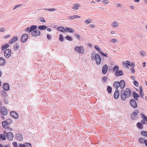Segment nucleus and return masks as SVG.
Returning a JSON list of instances; mask_svg holds the SVG:
<instances>
[{"instance_id": "obj_14", "label": "nucleus", "mask_w": 147, "mask_h": 147, "mask_svg": "<svg viewBox=\"0 0 147 147\" xmlns=\"http://www.w3.org/2000/svg\"><path fill=\"white\" fill-rule=\"evenodd\" d=\"M15 138L19 141H22L23 140V137L22 135L20 133L16 134L15 136Z\"/></svg>"}, {"instance_id": "obj_56", "label": "nucleus", "mask_w": 147, "mask_h": 147, "mask_svg": "<svg viewBox=\"0 0 147 147\" xmlns=\"http://www.w3.org/2000/svg\"><path fill=\"white\" fill-rule=\"evenodd\" d=\"M47 38L48 40H51V35L49 34H47Z\"/></svg>"}, {"instance_id": "obj_50", "label": "nucleus", "mask_w": 147, "mask_h": 147, "mask_svg": "<svg viewBox=\"0 0 147 147\" xmlns=\"http://www.w3.org/2000/svg\"><path fill=\"white\" fill-rule=\"evenodd\" d=\"M134 85L136 86H138L139 84L138 82L136 81H134Z\"/></svg>"}, {"instance_id": "obj_57", "label": "nucleus", "mask_w": 147, "mask_h": 147, "mask_svg": "<svg viewBox=\"0 0 147 147\" xmlns=\"http://www.w3.org/2000/svg\"><path fill=\"white\" fill-rule=\"evenodd\" d=\"M107 80V78L104 76L102 78V80L104 82H105Z\"/></svg>"}, {"instance_id": "obj_51", "label": "nucleus", "mask_w": 147, "mask_h": 147, "mask_svg": "<svg viewBox=\"0 0 147 147\" xmlns=\"http://www.w3.org/2000/svg\"><path fill=\"white\" fill-rule=\"evenodd\" d=\"M39 20L40 21L43 22H45V20L42 17H40Z\"/></svg>"}, {"instance_id": "obj_25", "label": "nucleus", "mask_w": 147, "mask_h": 147, "mask_svg": "<svg viewBox=\"0 0 147 147\" xmlns=\"http://www.w3.org/2000/svg\"><path fill=\"white\" fill-rule=\"evenodd\" d=\"M37 27V26L34 25H32V26H31L30 27V32H32V31H34L35 30H36Z\"/></svg>"}, {"instance_id": "obj_32", "label": "nucleus", "mask_w": 147, "mask_h": 147, "mask_svg": "<svg viewBox=\"0 0 147 147\" xmlns=\"http://www.w3.org/2000/svg\"><path fill=\"white\" fill-rule=\"evenodd\" d=\"M107 90L109 94H110L112 92V88L111 86H108Z\"/></svg>"}, {"instance_id": "obj_63", "label": "nucleus", "mask_w": 147, "mask_h": 147, "mask_svg": "<svg viewBox=\"0 0 147 147\" xmlns=\"http://www.w3.org/2000/svg\"><path fill=\"white\" fill-rule=\"evenodd\" d=\"M0 145L2 147H10L9 145H5L4 146H3L2 144H0Z\"/></svg>"}, {"instance_id": "obj_13", "label": "nucleus", "mask_w": 147, "mask_h": 147, "mask_svg": "<svg viewBox=\"0 0 147 147\" xmlns=\"http://www.w3.org/2000/svg\"><path fill=\"white\" fill-rule=\"evenodd\" d=\"M108 69V67L107 64L104 65L102 68V73L104 74H106L107 71Z\"/></svg>"}, {"instance_id": "obj_45", "label": "nucleus", "mask_w": 147, "mask_h": 147, "mask_svg": "<svg viewBox=\"0 0 147 147\" xmlns=\"http://www.w3.org/2000/svg\"><path fill=\"white\" fill-rule=\"evenodd\" d=\"M113 26L114 27H117L119 26V24L117 22H114L113 24Z\"/></svg>"}, {"instance_id": "obj_7", "label": "nucleus", "mask_w": 147, "mask_h": 147, "mask_svg": "<svg viewBox=\"0 0 147 147\" xmlns=\"http://www.w3.org/2000/svg\"><path fill=\"white\" fill-rule=\"evenodd\" d=\"M6 136L7 139L10 141L13 140L14 135L12 132L10 131L6 134Z\"/></svg>"}, {"instance_id": "obj_64", "label": "nucleus", "mask_w": 147, "mask_h": 147, "mask_svg": "<svg viewBox=\"0 0 147 147\" xmlns=\"http://www.w3.org/2000/svg\"><path fill=\"white\" fill-rule=\"evenodd\" d=\"M18 147H24V144H19Z\"/></svg>"}, {"instance_id": "obj_48", "label": "nucleus", "mask_w": 147, "mask_h": 147, "mask_svg": "<svg viewBox=\"0 0 147 147\" xmlns=\"http://www.w3.org/2000/svg\"><path fill=\"white\" fill-rule=\"evenodd\" d=\"M75 37L78 40H79L80 38H81L80 35H78L77 34H75Z\"/></svg>"}, {"instance_id": "obj_23", "label": "nucleus", "mask_w": 147, "mask_h": 147, "mask_svg": "<svg viewBox=\"0 0 147 147\" xmlns=\"http://www.w3.org/2000/svg\"><path fill=\"white\" fill-rule=\"evenodd\" d=\"M57 30L62 32H67L65 28V29L64 27L62 26L57 27Z\"/></svg>"}, {"instance_id": "obj_24", "label": "nucleus", "mask_w": 147, "mask_h": 147, "mask_svg": "<svg viewBox=\"0 0 147 147\" xmlns=\"http://www.w3.org/2000/svg\"><path fill=\"white\" fill-rule=\"evenodd\" d=\"M9 47V45L8 44H6L4 45H2L1 46V50L3 51L5 50L8 48Z\"/></svg>"}, {"instance_id": "obj_34", "label": "nucleus", "mask_w": 147, "mask_h": 147, "mask_svg": "<svg viewBox=\"0 0 147 147\" xmlns=\"http://www.w3.org/2000/svg\"><path fill=\"white\" fill-rule=\"evenodd\" d=\"M142 117L143 118V120L147 122V117L143 114H141Z\"/></svg>"}, {"instance_id": "obj_39", "label": "nucleus", "mask_w": 147, "mask_h": 147, "mask_svg": "<svg viewBox=\"0 0 147 147\" xmlns=\"http://www.w3.org/2000/svg\"><path fill=\"white\" fill-rule=\"evenodd\" d=\"M65 38L67 40H68L69 41H72L73 40L72 38L71 37H70V36H69L68 35L66 36L65 37Z\"/></svg>"}, {"instance_id": "obj_9", "label": "nucleus", "mask_w": 147, "mask_h": 147, "mask_svg": "<svg viewBox=\"0 0 147 147\" xmlns=\"http://www.w3.org/2000/svg\"><path fill=\"white\" fill-rule=\"evenodd\" d=\"M10 115L13 118L17 119L18 118L19 115L18 113L14 111H11L10 112Z\"/></svg>"}, {"instance_id": "obj_36", "label": "nucleus", "mask_w": 147, "mask_h": 147, "mask_svg": "<svg viewBox=\"0 0 147 147\" xmlns=\"http://www.w3.org/2000/svg\"><path fill=\"white\" fill-rule=\"evenodd\" d=\"M141 134L142 136L147 137V131H142L141 132Z\"/></svg>"}, {"instance_id": "obj_46", "label": "nucleus", "mask_w": 147, "mask_h": 147, "mask_svg": "<svg viewBox=\"0 0 147 147\" xmlns=\"http://www.w3.org/2000/svg\"><path fill=\"white\" fill-rule=\"evenodd\" d=\"M12 145L13 147H18L17 143L16 142H14L12 143Z\"/></svg>"}, {"instance_id": "obj_22", "label": "nucleus", "mask_w": 147, "mask_h": 147, "mask_svg": "<svg viewBox=\"0 0 147 147\" xmlns=\"http://www.w3.org/2000/svg\"><path fill=\"white\" fill-rule=\"evenodd\" d=\"M18 38L16 36L13 37L9 42V43L11 44L16 42L18 39Z\"/></svg>"}, {"instance_id": "obj_52", "label": "nucleus", "mask_w": 147, "mask_h": 147, "mask_svg": "<svg viewBox=\"0 0 147 147\" xmlns=\"http://www.w3.org/2000/svg\"><path fill=\"white\" fill-rule=\"evenodd\" d=\"M22 5L21 4H19L16 5L13 8V9H16V8L20 7Z\"/></svg>"}, {"instance_id": "obj_6", "label": "nucleus", "mask_w": 147, "mask_h": 147, "mask_svg": "<svg viewBox=\"0 0 147 147\" xmlns=\"http://www.w3.org/2000/svg\"><path fill=\"white\" fill-rule=\"evenodd\" d=\"M129 103L131 106L134 108H136L138 106L136 101L134 99H131L129 101Z\"/></svg>"}, {"instance_id": "obj_16", "label": "nucleus", "mask_w": 147, "mask_h": 147, "mask_svg": "<svg viewBox=\"0 0 147 147\" xmlns=\"http://www.w3.org/2000/svg\"><path fill=\"white\" fill-rule=\"evenodd\" d=\"M3 87V88L5 90L8 91L10 89L9 84L6 83H4Z\"/></svg>"}, {"instance_id": "obj_17", "label": "nucleus", "mask_w": 147, "mask_h": 147, "mask_svg": "<svg viewBox=\"0 0 147 147\" xmlns=\"http://www.w3.org/2000/svg\"><path fill=\"white\" fill-rule=\"evenodd\" d=\"M120 85V87L121 89H123L125 87V83L123 80H121L120 82H119Z\"/></svg>"}, {"instance_id": "obj_26", "label": "nucleus", "mask_w": 147, "mask_h": 147, "mask_svg": "<svg viewBox=\"0 0 147 147\" xmlns=\"http://www.w3.org/2000/svg\"><path fill=\"white\" fill-rule=\"evenodd\" d=\"M136 126L139 129H141L143 128V126L140 122H138L137 123Z\"/></svg>"}, {"instance_id": "obj_28", "label": "nucleus", "mask_w": 147, "mask_h": 147, "mask_svg": "<svg viewBox=\"0 0 147 147\" xmlns=\"http://www.w3.org/2000/svg\"><path fill=\"white\" fill-rule=\"evenodd\" d=\"M65 29L66 31H67L69 32L73 33L75 31L73 29L70 28L66 27Z\"/></svg>"}, {"instance_id": "obj_54", "label": "nucleus", "mask_w": 147, "mask_h": 147, "mask_svg": "<svg viewBox=\"0 0 147 147\" xmlns=\"http://www.w3.org/2000/svg\"><path fill=\"white\" fill-rule=\"evenodd\" d=\"M145 121H144V120H143V119H142L141 121V122H140L141 124H142V125H144L146 123V122H145Z\"/></svg>"}, {"instance_id": "obj_62", "label": "nucleus", "mask_w": 147, "mask_h": 147, "mask_svg": "<svg viewBox=\"0 0 147 147\" xmlns=\"http://www.w3.org/2000/svg\"><path fill=\"white\" fill-rule=\"evenodd\" d=\"M103 2L105 4H107L109 3V1L108 0H104Z\"/></svg>"}, {"instance_id": "obj_30", "label": "nucleus", "mask_w": 147, "mask_h": 147, "mask_svg": "<svg viewBox=\"0 0 147 147\" xmlns=\"http://www.w3.org/2000/svg\"><path fill=\"white\" fill-rule=\"evenodd\" d=\"M119 67L118 66L115 65L112 69L113 71L114 72H116L119 70Z\"/></svg>"}, {"instance_id": "obj_41", "label": "nucleus", "mask_w": 147, "mask_h": 147, "mask_svg": "<svg viewBox=\"0 0 147 147\" xmlns=\"http://www.w3.org/2000/svg\"><path fill=\"white\" fill-rule=\"evenodd\" d=\"M94 48L96 50L98 51L99 52V53H100V51H101V50H100V49L98 45H95Z\"/></svg>"}, {"instance_id": "obj_1", "label": "nucleus", "mask_w": 147, "mask_h": 147, "mask_svg": "<svg viewBox=\"0 0 147 147\" xmlns=\"http://www.w3.org/2000/svg\"><path fill=\"white\" fill-rule=\"evenodd\" d=\"M131 91L129 88H127L125 90H122L121 92V98L122 101H125L127 98H129L131 95Z\"/></svg>"}, {"instance_id": "obj_27", "label": "nucleus", "mask_w": 147, "mask_h": 147, "mask_svg": "<svg viewBox=\"0 0 147 147\" xmlns=\"http://www.w3.org/2000/svg\"><path fill=\"white\" fill-rule=\"evenodd\" d=\"M47 27L45 25H41L38 27V29L40 30H43L47 28Z\"/></svg>"}, {"instance_id": "obj_47", "label": "nucleus", "mask_w": 147, "mask_h": 147, "mask_svg": "<svg viewBox=\"0 0 147 147\" xmlns=\"http://www.w3.org/2000/svg\"><path fill=\"white\" fill-rule=\"evenodd\" d=\"M2 95L3 96H5L7 95V93L5 91H3L2 92Z\"/></svg>"}, {"instance_id": "obj_29", "label": "nucleus", "mask_w": 147, "mask_h": 147, "mask_svg": "<svg viewBox=\"0 0 147 147\" xmlns=\"http://www.w3.org/2000/svg\"><path fill=\"white\" fill-rule=\"evenodd\" d=\"M19 48V46L18 44H14L13 47V49L14 51H16Z\"/></svg>"}, {"instance_id": "obj_15", "label": "nucleus", "mask_w": 147, "mask_h": 147, "mask_svg": "<svg viewBox=\"0 0 147 147\" xmlns=\"http://www.w3.org/2000/svg\"><path fill=\"white\" fill-rule=\"evenodd\" d=\"M120 95V92L118 89H116L114 94V98L116 99L118 98Z\"/></svg>"}, {"instance_id": "obj_59", "label": "nucleus", "mask_w": 147, "mask_h": 147, "mask_svg": "<svg viewBox=\"0 0 147 147\" xmlns=\"http://www.w3.org/2000/svg\"><path fill=\"white\" fill-rule=\"evenodd\" d=\"M4 103L5 104H7L8 103L9 101H8V100L7 99L5 98L4 99Z\"/></svg>"}, {"instance_id": "obj_31", "label": "nucleus", "mask_w": 147, "mask_h": 147, "mask_svg": "<svg viewBox=\"0 0 147 147\" xmlns=\"http://www.w3.org/2000/svg\"><path fill=\"white\" fill-rule=\"evenodd\" d=\"M80 5L79 4L77 3L75 4L73 7V9L75 10L78 9V7H80Z\"/></svg>"}, {"instance_id": "obj_2", "label": "nucleus", "mask_w": 147, "mask_h": 147, "mask_svg": "<svg viewBox=\"0 0 147 147\" xmlns=\"http://www.w3.org/2000/svg\"><path fill=\"white\" fill-rule=\"evenodd\" d=\"M12 123V119L10 118H8L6 120L2 122L1 124L3 127L5 129H7L11 131H13V129L9 127Z\"/></svg>"}, {"instance_id": "obj_44", "label": "nucleus", "mask_w": 147, "mask_h": 147, "mask_svg": "<svg viewBox=\"0 0 147 147\" xmlns=\"http://www.w3.org/2000/svg\"><path fill=\"white\" fill-rule=\"evenodd\" d=\"M43 9L48 11H53L56 10V9L54 8H51L50 9L44 8Z\"/></svg>"}, {"instance_id": "obj_58", "label": "nucleus", "mask_w": 147, "mask_h": 147, "mask_svg": "<svg viewBox=\"0 0 147 147\" xmlns=\"http://www.w3.org/2000/svg\"><path fill=\"white\" fill-rule=\"evenodd\" d=\"M140 94L141 96V97L142 98H144V93L142 92H140Z\"/></svg>"}, {"instance_id": "obj_8", "label": "nucleus", "mask_w": 147, "mask_h": 147, "mask_svg": "<svg viewBox=\"0 0 147 147\" xmlns=\"http://www.w3.org/2000/svg\"><path fill=\"white\" fill-rule=\"evenodd\" d=\"M139 111L137 109H135L134 110L132 114L131 115V118L132 120H135L136 116L138 113Z\"/></svg>"}, {"instance_id": "obj_4", "label": "nucleus", "mask_w": 147, "mask_h": 147, "mask_svg": "<svg viewBox=\"0 0 147 147\" xmlns=\"http://www.w3.org/2000/svg\"><path fill=\"white\" fill-rule=\"evenodd\" d=\"M74 50L82 54H84L85 52L84 48L82 46H76L74 48Z\"/></svg>"}, {"instance_id": "obj_20", "label": "nucleus", "mask_w": 147, "mask_h": 147, "mask_svg": "<svg viewBox=\"0 0 147 147\" xmlns=\"http://www.w3.org/2000/svg\"><path fill=\"white\" fill-rule=\"evenodd\" d=\"M123 75V71L121 70H118L115 73V75L117 76H121Z\"/></svg>"}, {"instance_id": "obj_55", "label": "nucleus", "mask_w": 147, "mask_h": 147, "mask_svg": "<svg viewBox=\"0 0 147 147\" xmlns=\"http://www.w3.org/2000/svg\"><path fill=\"white\" fill-rule=\"evenodd\" d=\"M11 36V35L10 34H8L4 36V38H9Z\"/></svg>"}, {"instance_id": "obj_3", "label": "nucleus", "mask_w": 147, "mask_h": 147, "mask_svg": "<svg viewBox=\"0 0 147 147\" xmlns=\"http://www.w3.org/2000/svg\"><path fill=\"white\" fill-rule=\"evenodd\" d=\"M95 52L92 51L91 54V59L92 61H96V64L97 65H100L101 63V58L99 55L97 53L95 54Z\"/></svg>"}, {"instance_id": "obj_33", "label": "nucleus", "mask_w": 147, "mask_h": 147, "mask_svg": "<svg viewBox=\"0 0 147 147\" xmlns=\"http://www.w3.org/2000/svg\"><path fill=\"white\" fill-rule=\"evenodd\" d=\"M24 147H32V145L30 143L26 142L24 143Z\"/></svg>"}, {"instance_id": "obj_38", "label": "nucleus", "mask_w": 147, "mask_h": 147, "mask_svg": "<svg viewBox=\"0 0 147 147\" xmlns=\"http://www.w3.org/2000/svg\"><path fill=\"white\" fill-rule=\"evenodd\" d=\"M139 142L141 144H143L144 143V139L143 138L140 137L139 139Z\"/></svg>"}, {"instance_id": "obj_35", "label": "nucleus", "mask_w": 147, "mask_h": 147, "mask_svg": "<svg viewBox=\"0 0 147 147\" xmlns=\"http://www.w3.org/2000/svg\"><path fill=\"white\" fill-rule=\"evenodd\" d=\"M126 63H124V65H126L127 66V67H129L127 65H128L130 67L132 66L131 64V63L129 62V61H126Z\"/></svg>"}, {"instance_id": "obj_5", "label": "nucleus", "mask_w": 147, "mask_h": 147, "mask_svg": "<svg viewBox=\"0 0 147 147\" xmlns=\"http://www.w3.org/2000/svg\"><path fill=\"white\" fill-rule=\"evenodd\" d=\"M11 51L9 49H7L5 50L4 52L5 57L6 58H8L11 55Z\"/></svg>"}, {"instance_id": "obj_19", "label": "nucleus", "mask_w": 147, "mask_h": 147, "mask_svg": "<svg viewBox=\"0 0 147 147\" xmlns=\"http://www.w3.org/2000/svg\"><path fill=\"white\" fill-rule=\"evenodd\" d=\"M120 86V84L118 81L115 82L113 83V86L116 89H118V88Z\"/></svg>"}, {"instance_id": "obj_49", "label": "nucleus", "mask_w": 147, "mask_h": 147, "mask_svg": "<svg viewBox=\"0 0 147 147\" xmlns=\"http://www.w3.org/2000/svg\"><path fill=\"white\" fill-rule=\"evenodd\" d=\"M141 55L143 56H145L146 55V53L143 51H142L140 52Z\"/></svg>"}, {"instance_id": "obj_21", "label": "nucleus", "mask_w": 147, "mask_h": 147, "mask_svg": "<svg viewBox=\"0 0 147 147\" xmlns=\"http://www.w3.org/2000/svg\"><path fill=\"white\" fill-rule=\"evenodd\" d=\"M133 97L135 100H138V98L140 97L139 95L135 92H133Z\"/></svg>"}, {"instance_id": "obj_40", "label": "nucleus", "mask_w": 147, "mask_h": 147, "mask_svg": "<svg viewBox=\"0 0 147 147\" xmlns=\"http://www.w3.org/2000/svg\"><path fill=\"white\" fill-rule=\"evenodd\" d=\"M92 21L90 19H88L84 22L86 24H87L91 22Z\"/></svg>"}, {"instance_id": "obj_43", "label": "nucleus", "mask_w": 147, "mask_h": 147, "mask_svg": "<svg viewBox=\"0 0 147 147\" xmlns=\"http://www.w3.org/2000/svg\"><path fill=\"white\" fill-rule=\"evenodd\" d=\"M59 40L61 42L63 41L64 40L63 36L61 34L59 35Z\"/></svg>"}, {"instance_id": "obj_60", "label": "nucleus", "mask_w": 147, "mask_h": 147, "mask_svg": "<svg viewBox=\"0 0 147 147\" xmlns=\"http://www.w3.org/2000/svg\"><path fill=\"white\" fill-rule=\"evenodd\" d=\"M68 18L69 19H75L74 15L73 16H69Z\"/></svg>"}, {"instance_id": "obj_10", "label": "nucleus", "mask_w": 147, "mask_h": 147, "mask_svg": "<svg viewBox=\"0 0 147 147\" xmlns=\"http://www.w3.org/2000/svg\"><path fill=\"white\" fill-rule=\"evenodd\" d=\"M28 36L27 34H23L21 38V41L22 42H25L28 39Z\"/></svg>"}, {"instance_id": "obj_11", "label": "nucleus", "mask_w": 147, "mask_h": 147, "mask_svg": "<svg viewBox=\"0 0 147 147\" xmlns=\"http://www.w3.org/2000/svg\"><path fill=\"white\" fill-rule=\"evenodd\" d=\"M1 111L2 114L4 115H6L7 114V111L6 108L4 107H1Z\"/></svg>"}, {"instance_id": "obj_42", "label": "nucleus", "mask_w": 147, "mask_h": 147, "mask_svg": "<svg viewBox=\"0 0 147 147\" xmlns=\"http://www.w3.org/2000/svg\"><path fill=\"white\" fill-rule=\"evenodd\" d=\"M100 54L102 56L107 57V54L106 53H104L102 51H100Z\"/></svg>"}, {"instance_id": "obj_12", "label": "nucleus", "mask_w": 147, "mask_h": 147, "mask_svg": "<svg viewBox=\"0 0 147 147\" xmlns=\"http://www.w3.org/2000/svg\"><path fill=\"white\" fill-rule=\"evenodd\" d=\"M40 32L38 30H35L31 32V35L34 36H37L40 35Z\"/></svg>"}, {"instance_id": "obj_37", "label": "nucleus", "mask_w": 147, "mask_h": 147, "mask_svg": "<svg viewBox=\"0 0 147 147\" xmlns=\"http://www.w3.org/2000/svg\"><path fill=\"white\" fill-rule=\"evenodd\" d=\"M0 138L4 140H6L5 136L3 134H0Z\"/></svg>"}, {"instance_id": "obj_53", "label": "nucleus", "mask_w": 147, "mask_h": 147, "mask_svg": "<svg viewBox=\"0 0 147 147\" xmlns=\"http://www.w3.org/2000/svg\"><path fill=\"white\" fill-rule=\"evenodd\" d=\"M25 31L26 32H28V31H29V32H30V27H28L27 28H26L25 29Z\"/></svg>"}, {"instance_id": "obj_61", "label": "nucleus", "mask_w": 147, "mask_h": 147, "mask_svg": "<svg viewBox=\"0 0 147 147\" xmlns=\"http://www.w3.org/2000/svg\"><path fill=\"white\" fill-rule=\"evenodd\" d=\"M139 90L140 92H142L143 91V89L142 86L141 85H140L139 86Z\"/></svg>"}, {"instance_id": "obj_18", "label": "nucleus", "mask_w": 147, "mask_h": 147, "mask_svg": "<svg viewBox=\"0 0 147 147\" xmlns=\"http://www.w3.org/2000/svg\"><path fill=\"white\" fill-rule=\"evenodd\" d=\"M6 61L5 59L2 57H0V66H3L5 65Z\"/></svg>"}]
</instances>
